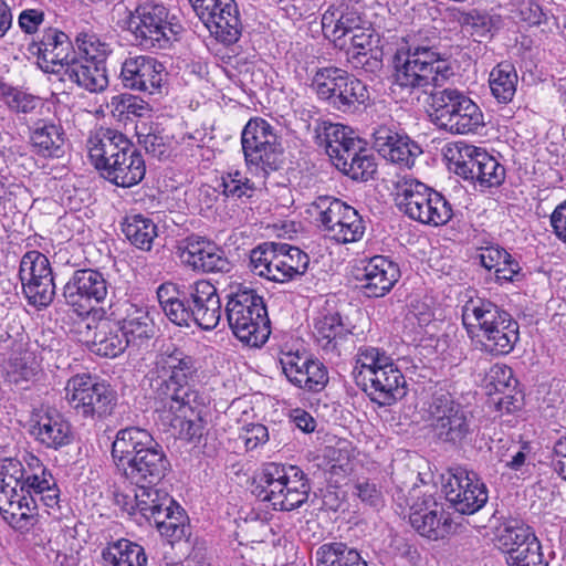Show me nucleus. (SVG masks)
Instances as JSON below:
<instances>
[{"label":"nucleus","mask_w":566,"mask_h":566,"mask_svg":"<svg viewBox=\"0 0 566 566\" xmlns=\"http://www.w3.org/2000/svg\"><path fill=\"white\" fill-rule=\"evenodd\" d=\"M452 75L449 60L433 46L412 42L397 54L395 83L430 94L434 124L451 134L475 133L484 126L479 105L458 88L433 91Z\"/></svg>","instance_id":"nucleus-1"},{"label":"nucleus","mask_w":566,"mask_h":566,"mask_svg":"<svg viewBox=\"0 0 566 566\" xmlns=\"http://www.w3.org/2000/svg\"><path fill=\"white\" fill-rule=\"evenodd\" d=\"M462 323L482 352L491 355L511 353L518 340V324L495 303L482 297L468 300L462 306Z\"/></svg>","instance_id":"nucleus-2"},{"label":"nucleus","mask_w":566,"mask_h":566,"mask_svg":"<svg viewBox=\"0 0 566 566\" xmlns=\"http://www.w3.org/2000/svg\"><path fill=\"white\" fill-rule=\"evenodd\" d=\"M196 359L174 345L161 350L148 373L156 405L187 400L196 407L199 390L188 384L197 374Z\"/></svg>","instance_id":"nucleus-3"},{"label":"nucleus","mask_w":566,"mask_h":566,"mask_svg":"<svg viewBox=\"0 0 566 566\" xmlns=\"http://www.w3.org/2000/svg\"><path fill=\"white\" fill-rule=\"evenodd\" d=\"M227 298V319L234 336L250 346L263 345L271 331L262 296L254 290L240 285Z\"/></svg>","instance_id":"nucleus-4"},{"label":"nucleus","mask_w":566,"mask_h":566,"mask_svg":"<svg viewBox=\"0 0 566 566\" xmlns=\"http://www.w3.org/2000/svg\"><path fill=\"white\" fill-rule=\"evenodd\" d=\"M395 202L409 219L430 227L447 224L453 210L450 202L426 184L402 177L396 182Z\"/></svg>","instance_id":"nucleus-5"},{"label":"nucleus","mask_w":566,"mask_h":566,"mask_svg":"<svg viewBox=\"0 0 566 566\" xmlns=\"http://www.w3.org/2000/svg\"><path fill=\"white\" fill-rule=\"evenodd\" d=\"M24 468L14 459L0 461V514L14 530L29 531L38 517L34 499L24 494Z\"/></svg>","instance_id":"nucleus-6"},{"label":"nucleus","mask_w":566,"mask_h":566,"mask_svg":"<svg viewBox=\"0 0 566 566\" xmlns=\"http://www.w3.org/2000/svg\"><path fill=\"white\" fill-rule=\"evenodd\" d=\"M259 496L274 510L292 511L304 504L311 491L304 472L295 465L266 464L260 474Z\"/></svg>","instance_id":"nucleus-7"},{"label":"nucleus","mask_w":566,"mask_h":566,"mask_svg":"<svg viewBox=\"0 0 566 566\" xmlns=\"http://www.w3.org/2000/svg\"><path fill=\"white\" fill-rule=\"evenodd\" d=\"M127 25L138 44L148 50L167 49L182 31L171 21L167 8L154 2L139 4L130 12Z\"/></svg>","instance_id":"nucleus-8"},{"label":"nucleus","mask_w":566,"mask_h":566,"mask_svg":"<svg viewBox=\"0 0 566 566\" xmlns=\"http://www.w3.org/2000/svg\"><path fill=\"white\" fill-rule=\"evenodd\" d=\"M248 168L265 178L282 164V148L273 127L264 119H250L241 134Z\"/></svg>","instance_id":"nucleus-9"},{"label":"nucleus","mask_w":566,"mask_h":566,"mask_svg":"<svg viewBox=\"0 0 566 566\" xmlns=\"http://www.w3.org/2000/svg\"><path fill=\"white\" fill-rule=\"evenodd\" d=\"M311 213L326 237L337 243L357 242L365 233V222L358 211L335 197H318L311 206Z\"/></svg>","instance_id":"nucleus-10"},{"label":"nucleus","mask_w":566,"mask_h":566,"mask_svg":"<svg viewBox=\"0 0 566 566\" xmlns=\"http://www.w3.org/2000/svg\"><path fill=\"white\" fill-rule=\"evenodd\" d=\"M446 157L454 172L481 187L500 186L505 179V168L485 149L465 143L449 146Z\"/></svg>","instance_id":"nucleus-11"},{"label":"nucleus","mask_w":566,"mask_h":566,"mask_svg":"<svg viewBox=\"0 0 566 566\" xmlns=\"http://www.w3.org/2000/svg\"><path fill=\"white\" fill-rule=\"evenodd\" d=\"M64 399L84 419H102L111 413L115 395L111 386L88 374L72 376L64 387Z\"/></svg>","instance_id":"nucleus-12"},{"label":"nucleus","mask_w":566,"mask_h":566,"mask_svg":"<svg viewBox=\"0 0 566 566\" xmlns=\"http://www.w3.org/2000/svg\"><path fill=\"white\" fill-rule=\"evenodd\" d=\"M428 421L436 436L444 442L461 443L473 432L472 416L450 394L432 397Z\"/></svg>","instance_id":"nucleus-13"},{"label":"nucleus","mask_w":566,"mask_h":566,"mask_svg":"<svg viewBox=\"0 0 566 566\" xmlns=\"http://www.w3.org/2000/svg\"><path fill=\"white\" fill-rule=\"evenodd\" d=\"M442 491L450 505L461 514L480 511L489 499L488 489L476 473L461 467L449 469L442 475Z\"/></svg>","instance_id":"nucleus-14"},{"label":"nucleus","mask_w":566,"mask_h":566,"mask_svg":"<svg viewBox=\"0 0 566 566\" xmlns=\"http://www.w3.org/2000/svg\"><path fill=\"white\" fill-rule=\"evenodd\" d=\"M22 289L29 302L38 307L50 305L55 295V284L49 259L39 251L27 252L19 268Z\"/></svg>","instance_id":"nucleus-15"},{"label":"nucleus","mask_w":566,"mask_h":566,"mask_svg":"<svg viewBox=\"0 0 566 566\" xmlns=\"http://www.w3.org/2000/svg\"><path fill=\"white\" fill-rule=\"evenodd\" d=\"M86 328L88 329L87 344L94 354L115 358L129 347L126 336L123 334L120 321L114 317V313L107 315L103 308L87 312Z\"/></svg>","instance_id":"nucleus-16"},{"label":"nucleus","mask_w":566,"mask_h":566,"mask_svg":"<svg viewBox=\"0 0 566 566\" xmlns=\"http://www.w3.org/2000/svg\"><path fill=\"white\" fill-rule=\"evenodd\" d=\"M196 14L216 39L233 43L241 33V20L234 0H189Z\"/></svg>","instance_id":"nucleus-17"},{"label":"nucleus","mask_w":566,"mask_h":566,"mask_svg":"<svg viewBox=\"0 0 566 566\" xmlns=\"http://www.w3.org/2000/svg\"><path fill=\"white\" fill-rule=\"evenodd\" d=\"M198 403L195 406L184 401H169L156 405L155 411L165 427L174 429L180 438L188 441L199 440L203 436V413L207 399L198 394Z\"/></svg>","instance_id":"nucleus-18"},{"label":"nucleus","mask_w":566,"mask_h":566,"mask_svg":"<svg viewBox=\"0 0 566 566\" xmlns=\"http://www.w3.org/2000/svg\"><path fill=\"white\" fill-rule=\"evenodd\" d=\"M410 497H406L405 504L410 506L409 521L411 526L423 537L429 539L443 538L451 528V518L444 512L443 505L431 495H424L422 500L410 502L419 497L418 488L408 491Z\"/></svg>","instance_id":"nucleus-19"},{"label":"nucleus","mask_w":566,"mask_h":566,"mask_svg":"<svg viewBox=\"0 0 566 566\" xmlns=\"http://www.w3.org/2000/svg\"><path fill=\"white\" fill-rule=\"evenodd\" d=\"M167 76L166 67L149 55H128L122 62L119 80L125 88L147 93H160Z\"/></svg>","instance_id":"nucleus-20"},{"label":"nucleus","mask_w":566,"mask_h":566,"mask_svg":"<svg viewBox=\"0 0 566 566\" xmlns=\"http://www.w3.org/2000/svg\"><path fill=\"white\" fill-rule=\"evenodd\" d=\"M29 51L38 55V65L42 71L59 75L75 57L69 36L56 29L45 30L41 40L32 43Z\"/></svg>","instance_id":"nucleus-21"},{"label":"nucleus","mask_w":566,"mask_h":566,"mask_svg":"<svg viewBox=\"0 0 566 566\" xmlns=\"http://www.w3.org/2000/svg\"><path fill=\"white\" fill-rule=\"evenodd\" d=\"M30 422V433L46 448L57 450L72 441L71 424L56 409L49 407L35 409Z\"/></svg>","instance_id":"nucleus-22"},{"label":"nucleus","mask_w":566,"mask_h":566,"mask_svg":"<svg viewBox=\"0 0 566 566\" xmlns=\"http://www.w3.org/2000/svg\"><path fill=\"white\" fill-rule=\"evenodd\" d=\"M283 374L295 387L318 392L328 381L324 365L298 353H284L280 358Z\"/></svg>","instance_id":"nucleus-23"},{"label":"nucleus","mask_w":566,"mask_h":566,"mask_svg":"<svg viewBox=\"0 0 566 566\" xmlns=\"http://www.w3.org/2000/svg\"><path fill=\"white\" fill-rule=\"evenodd\" d=\"M356 279L364 295L382 297L391 291L400 277L398 264L384 255H375L363 261Z\"/></svg>","instance_id":"nucleus-24"},{"label":"nucleus","mask_w":566,"mask_h":566,"mask_svg":"<svg viewBox=\"0 0 566 566\" xmlns=\"http://www.w3.org/2000/svg\"><path fill=\"white\" fill-rule=\"evenodd\" d=\"M179 258L184 264L196 271L229 272L231 269L224 251L199 237L187 238L180 244Z\"/></svg>","instance_id":"nucleus-25"},{"label":"nucleus","mask_w":566,"mask_h":566,"mask_svg":"<svg viewBox=\"0 0 566 566\" xmlns=\"http://www.w3.org/2000/svg\"><path fill=\"white\" fill-rule=\"evenodd\" d=\"M188 296L192 323L205 331L216 328L221 318L217 287L207 280H199L189 286Z\"/></svg>","instance_id":"nucleus-26"},{"label":"nucleus","mask_w":566,"mask_h":566,"mask_svg":"<svg viewBox=\"0 0 566 566\" xmlns=\"http://www.w3.org/2000/svg\"><path fill=\"white\" fill-rule=\"evenodd\" d=\"M127 481L134 485L158 484L169 472L170 462L157 443L150 450L118 468Z\"/></svg>","instance_id":"nucleus-27"},{"label":"nucleus","mask_w":566,"mask_h":566,"mask_svg":"<svg viewBox=\"0 0 566 566\" xmlns=\"http://www.w3.org/2000/svg\"><path fill=\"white\" fill-rule=\"evenodd\" d=\"M360 385L370 400L380 407L391 406L407 395L405 376L394 361Z\"/></svg>","instance_id":"nucleus-28"},{"label":"nucleus","mask_w":566,"mask_h":566,"mask_svg":"<svg viewBox=\"0 0 566 566\" xmlns=\"http://www.w3.org/2000/svg\"><path fill=\"white\" fill-rule=\"evenodd\" d=\"M107 292V282L101 272L83 269L73 273L64 286L63 295L69 305L84 307V302L104 301Z\"/></svg>","instance_id":"nucleus-29"},{"label":"nucleus","mask_w":566,"mask_h":566,"mask_svg":"<svg viewBox=\"0 0 566 566\" xmlns=\"http://www.w3.org/2000/svg\"><path fill=\"white\" fill-rule=\"evenodd\" d=\"M87 147L92 161L101 171L135 146L123 133L112 128H99L90 137Z\"/></svg>","instance_id":"nucleus-30"},{"label":"nucleus","mask_w":566,"mask_h":566,"mask_svg":"<svg viewBox=\"0 0 566 566\" xmlns=\"http://www.w3.org/2000/svg\"><path fill=\"white\" fill-rule=\"evenodd\" d=\"M317 139L325 146L326 154L329 156L334 166L337 163L348 159L361 146L360 139L354 132L342 124L323 122L316 127Z\"/></svg>","instance_id":"nucleus-31"},{"label":"nucleus","mask_w":566,"mask_h":566,"mask_svg":"<svg viewBox=\"0 0 566 566\" xmlns=\"http://www.w3.org/2000/svg\"><path fill=\"white\" fill-rule=\"evenodd\" d=\"M347 61L356 70L377 73L382 67V52L376 45L377 40L369 29L360 28L349 35Z\"/></svg>","instance_id":"nucleus-32"},{"label":"nucleus","mask_w":566,"mask_h":566,"mask_svg":"<svg viewBox=\"0 0 566 566\" xmlns=\"http://www.w3.org/2000/svg\"><path fill=\"white\" fill-rule=\"evenodd\" d=\"M120 307L123 308V316L117 321H120L123 334L126 336L129 347L139 349L155 334V326L149 317V312L145 306L129 301L123 302Z\"/></svg>","instance_id":"nucleus-33"},{"label":"nucleus","mask_w":566,"mask_h":566,"mask_svg":"<svg viewBox=\"0 0 566 566\" xmlns=\"http://www.w3.org/2000/svg\"><path fill=\"white\" fill-rule=\"evenodd\" d=\"M158 442L146 430L139 427L120 429L112 444V457L117 468L140 457Z\"/></svg>","instance_id":"nucleus-34"},{"label":"nucleus","mask_w":566,"mask_h":566,"mask_svg":"<svg viewBox=\"0 0 566 566\" xmlns=\"http://www.w3.org/2000/svg\"><path fill=\"white\" fill-rule=\"evenodd\" d=\"M145 174V160L136 147L130 151L123 153L119 159L115 158L109 166L101 170V175L106 180L123 188L139 184Z\"/></svg>","instance_id":"nucleus-35"},{"label":"nucleus","mask_w":566,"mask_h":566,"mask_svg":"<svg viewBox=\"0 0 566 566\" xmlns=\"http://www.w3.org/2000/svg\"><path fill=\"white\" fill-rule=\"evenodd\" d=\"M35 153L43 157L61 158L65 153V133L60 124L38 120L30 135Z\"/></svg>","instance_id":"nucleus-36"},{"label":"nucleus","mask_w":566,"mask_h":566,"mask_svg":"<svg viewBox=\"0 0 566 566\" xmlns=\"http://www.w3.org/2000/svg\"><path fill=\"white\" fill-rule=\"evenodd\" d=\"M349 333L337 312L322 313L314 322L313 335L325 354L338 356V347Z\"/></svg>","instance_id":"nucleus-37"},{"label":"nucleus","mask_w":566,"mask_h":566,"mask_svg":"<svg viewBox=\"0 0 566 566\" xmlns=\"http://www.w3.org/2000/svg\"><path fill=\"white\" fill-rule=\"evenodd\" d=\"M61 80L75 83L90 92H101L108 85L105 65L75 57L62 72Z\"/></svg>","instance_id":"nucleus-38"},{"label":"nucleus","mask_w":566,"mask_h":566,"mask_svg":"<svg viewBox=\"0 0 566 566\" xmlns=\"http://www.w3.org/2000/svg\"><path fill=\"white\" fill-rule=\"evenodd\" d=\"M282 253L280 243L265 242L250 252V269L253 274L269 281L285 283L282 274Z\"/></svg>","instance_id":"nucleus-39"},{"label":"nucleus","mask_w":566,"mask_h":566,"mask_svg":"<svg viewBox=\"0 0 566 566\" xmlns=\"http://www.w3.org/2000/svg\"><path fill=\"white\" fill-rule=\"evenodd\" d=\"M479 260L485 270L493 271L494 280L499 284L513 282L521 271L518 262L499 245L491 244L480 248Z\"/></svg>","instance_id":"nucleus-40"},{"label":"nucleus","mask_w":566,"mask_h":566,"mask_svg":"<svg viewBox=\"0 0 566 566\" xmlns=\"http://www.w3.org/2000/svg\"><path fill=\"white\" fill-rule=\"evenodd\" d=\"M103 566H145L143 546L126 538L109 543L102 552Z\"/></svg>","instance_id":"nucleus-41"},{"label":"nucleus","mask_w":566,"mask_h":566,"mask_svg":"<svg viewBox=\"0 0 566 566\" xmlns=\"http://www.w3.org/2000/svg\"><path fill=\"white\" fill-rule=\"evenodd\" d=\"M135 500L137 501V511L151 522L155 517H161L164 511L174 504V499L157 484L136 485Z\"/></svg>","instance_id":"nucleus-42"},{"label":"nucleus","mask_w":566,"mask_h":566,"mask_svg":"<svg viewBox=\"0 0 566 566\" xmlns=\"http://www.w3.org/2000/svg\"><path fill=\"white\" fill-rule=\"evenodd\" d=\"M496 543L505 558L516 551H525L528 546L541 544L531 527L518 522H510L500 528Z\"/></svg>","instance_id":"nucleus-43"},{"label":"nucleus","mask_w":566,"mask_h":566,"mask_svg":"<svg viewBox=\"0 0 566 566\" xmlns=\"http://www.w3.org/2000/svg\"><path fill=\"white\" fill-rule=\"evenodd\" d=\"M126 239L136 248L149 251L157 237V227L154 221L142 214L125 218L122 226Z\"/></svg>","instance_id":"nucleus-44"},{"label":"nucleus","mask_w":566,"mask_h":566,"mask_svg":"<svg viewBox=\"0 0 566 566\" xmlns=\"http://www.w3.org/2000/svg\"><path fill=\"white\" fill-rule=\"evenodd\" d=\"M518 76L515 67L507 62L497 64L490 73L489 85L492 95L499 103H510L515 93Z\"/></svg>","instance_id":"nucleus-45"},{"label":"nucleus","mask_w":566,"mask_h":566,"mask_svg":"<svg viewBox=\"0 0 566 566\" xmlns=\"http://www.w3.org/2000/svg\"><path fill=\"white\" fill-rule=\"evenodd\" d=\"M392 358L382 349L373 346H361L355 357L354 374L358 384L381 371Z\"/></svg>","instance_id":"nucleus-46"},{"label":"nucleus","mask_w":566,"mask_h":566,"mask_svg":"<svg viewBox=\"0 0 566 566\" xmlns=\"http://www.w3.org/2000/svg\"><path fill=\"white\" fill-rule=\"evenodd\" d=\"M361 19L355 11L327 10L322 17V28L335 40H342L360 29Z\"/></svg>","instance_id":"nucleus-47"},{"label":"nucleus","mask_w":566,"mask_h":566,"mask_svg":"<svg viewBox=\"0 0 566 566\" xmlns=\"http://www.w3.org/2000/svg\"><path fill=\"white\" fill-rule=\"evenodd\" d=\"M150 523H154L160 535L169 539L170 543L181 541L188 535L187 516L175 501L167 507V511H164L161 517H155Z\"/></svg>","instance_id":"nucleus-48"},{"label":"nucleus","mask_w":566,"mask_h":566,"mask_svg":"<svg viewBox=\"0 0 566 566\" xmlns=\"http://www.w3.org/2000/svg\"><path fill=\"white\" fill-rule=\"evenodd\" d=\"M448 15L450 20L458 22L463 29L470 32L472 36L479 38V42L490 36L493 20L485 11L479 9L463 11L453 8L448 10Z\"/></svg>","instance_id":"nucleus-49"},{"label":"nucleus","mask_w":566,"mask_h":566,"mask_svg":"<svg viewBox=\"0 0 566 566\" xmlns=\"http://www.w3.org/2000/svg\"><path fill=\"white\" fill-rule=\"evenodd\" d=\"M344 70L337 67H325L316 72L313 78V87L321 99L337 109L339 90L342 88Z\"/></svg>","instance_id":"nucleus-50"},{"label":"nucleus","mask_w":566,"mask_h":566,"mask_svg":"<svg viewBox=\"0 0 566 566\" xmlns=\"http://www.w3.org/2000/svg\"><path fill=\"white\" fill-rule=\"evenodd\" d=\"M360 556L357 549L342 542L319 546L315 553L316 566H348Z\"/></svg>","instance_id":"nucleus-51"},{"label":"nucleus","mask_w":566,"mask_h":566,"mask_svg":"<svg viewBox=\"0 0 566 566\" xmlns=\"http://www.w3.org/2000/svg\"><path fill=\"white\" fill-rule=\"evenodd\" d=\"M336 168L356 181H367L374 177L377 170V165L374 157L360 146L355 155L348 159L337 163Z\"/></svg>","instance_id":"nucleus-52"},{"label":"nucleus","mask_w":566,"mask_h":566,"mask_svg":"<svg viewBox=\"0 0 566 566\" xmlns=\"http://www.w3.org/2000/svg\"><path fill=\"white\" fill-rule=\"evenodd\" d=\"M338 97L339 101L336 103L337 109L340 112H352L358 105L364 104L368 99L369 94L366 85L360 80L344 71Z\"/></svg>","instance_id":"nucleus-53"},{"label":"nucleus","mask_w":566,"mask_h":566,"mask_svg":"<svg viewBox=\"0 0 566 566\" xmlns=\"http://www.w3.org/2000/svg\"><path fill=\"white\" fill-rule=\"evenodd\" d=\"M220 187L222 193L232 199L251 198L256 190L255 182L239 169H230L224 172L221 176Z\"/></svg>","instance_id":"nucleus-54"},{"label":"nucleus","mask_w":566,"mask_h":566,"mask_svg":"<svg viewBox=\"0 0 566 566\" xmlns=\"http://www.w3.org/2000/svg\"><path fill=\"white\" fill-rule=\"evenodd\" d=\"M280 249L282 253V274L285 276V282L303 275L308 268V255L300 248L287 243H280Z\"/></svg>","instance_id":"nucleus-55"},{"label":"nucleus","mask_w":566,"mask_h":566,"mask_svg":"<svg viewBox=\"0 0 566 566\" xmlns=\"http://www.w3.org/2000/svg\"><path fill=\"white\" fill-rule=\"evenodd\" d=\"M0 96L3 103L15 113H32L40 105L39 97L6 84L0 85Z\"/></svg>","instance_id":"nucleus-56"},{"label":"nucleus","mask_w":566,"mask_h":566,"mask_svg":"<svg viewBox=\"0 0 566 566\" xmlns=\"http://www.w3.org/2000/svg\"><path fill=\"white\" fill-rule=\"evenodd\" d=\"M78 51L84 55V61L104 65L106 57L112 52L111 45L102 41L94 33H80L76 36Z\"/></svg>","instance_id":"nucleus-57"},{"label":"nucleus","mask_w":566,"mask_h":566,"mask_svg":"<svg viewBox=\"0 0 566 566\" xmlns=\"http://www.w3.org/2000/svg\"><path fill=\"white\" fill-rule=\"evenodd\" d=\"M108 107L118 119L128 118L129 115L143 116L148 111V105L144 101L130 94L113 96Z\"/></svg>","instance_id":"nucleus-58"},{"label":"nucleus","mask_w":566,"mask_h":566,"mask_svg":"<svg viewBox=\"0 0 566 566\" xmlns=\"http://www.w3.org/2000/svg\"><path fill=\"white\" fill-rule=\"evenodd\" d=\"M396 144L395 148L387 150L384 158L407 168L412 167L417 156L421 154L420 147L405 135L396 139Z\"/></svg>","instance_id":"nucleus-59"},{"label":"nucleus","mask_w":566,"mask_h":566,"mask_svg":"<svg viewBox=\"0 0 566 566\" xmlns=\"http://www.w3.org/2000/svg\"><path fill=\"white\" fill-rule=\"evenodd\" d=\"M139 144L151 156L159 160L166 159L171 155V142L167 136L159 132L149 130L148 133H137Z\"/></svg>","instance_id":"nucleus-60"},{"label":"nucleus","mask_w":566,"mask_h":566,"mask_svg":"<svg viewBox=\"0 0 566 566\" xmlns=\"http://www.w3.org/2000/svg\"><path fill=\"white\" fill-rule=\"evenodd\" d=\"M507 566H548L543 558L542 546H528L525 551H516L506 557Z\"/></svg>","instance_id":"nucleus-61"},{"label":"nucleus","mask_w":566,"mask_h":566,"mask_svg":"<svg viewBox=\"0 0 566 566\" xmlns=\"http://www.w3.org/2000/svg\"><path fill=\"white\" fill-rule=\"evenodd\" d=\"M54 482L52 474L46 469L40 468V474L33 473L28 476L24 475V494L27 497L36 501V496L40 493H44L45 490H49L50 485H53Z\"/></svg>","instance_id":"nucleus-62"},{"label":"nucleus","mask_w":566,"mask_h":566,"mask_svg":"<svg viewBox=\"0 0 566 566\" xmlns=\"http://www.w3.org/2000/svg\"><path fill=\"white\" fill-rule=\"evenodd\" d=\"M490 385L497 392H505L511 388H514L517 384L513 377V370L506 365L495 364L491 367L489 373Z\"/></svg>","instance_id":"nucleus-63"},{"label":"nucleus","mask_w":566,"mask_h":566,"mask_svg":"<svg viewBox=\"0 0 566 566\" xmlns=\"http://www.w3.org/2000/svg\"><path fill=\"white\" fill-rule=\"evenodd\" d=\"M240 439L248 451L263 446L269 440L268 428L261 423H251L242 429Z\"/></svg>","instance_id":"nucleus-64"}]
</instances>
